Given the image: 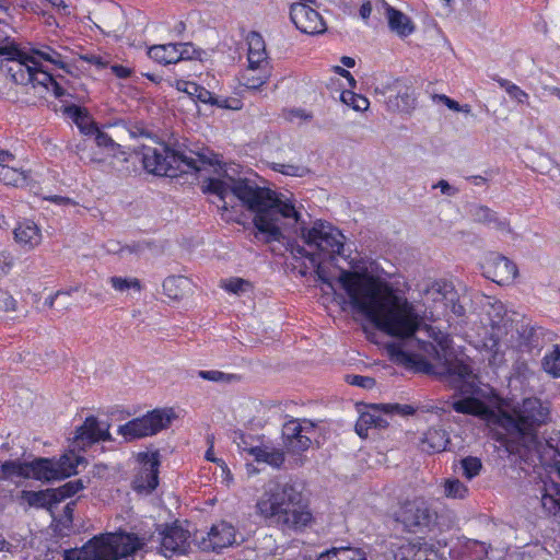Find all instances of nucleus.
<instances>
[{"label":"nucleus","instance_id":"3c124183","mask_svg":"<svg viewBox=\"0 0 560 560\" xmlns=\"http://www.w3.org/2000/svg\"><path fill=\"white\" fill-rule=\"evenodd\" d=\"M198 375L206 381L215 382V383H232V382L238 380V376L236 374L223 373L221 371H215V370L199 371Z\"/></svg>","mask_w":560,"mask_h":560},{"label":"nucleus","instance_id":"6e6552de","mask_svg":"<svg viewBox=\"0 0 560 560\" xmlns=\"http://www.w3.org/2000/svg\"><path fill=\"white\" fill-rule=\"evenodd\" d=\"M176 418L177 416L173 408L154 409L143 417L132 419L126 424L120 425L118 433L127 440L154 435L167 429Z\"/></svg>","mask_w":560,"mask_h":560},{"label":"nucleus","instance_id":"9b49d317","mask_svg":"<svg viewBox=\"0 0 560 560\" xmlns=\"http://www.w3.org/2000/svg\"><path fill=\"white\" fill-rule=\"evenodd\" d=\"M290 19L302 33L317 35L326 31V24L322 15L307 3H292L290 7Z\"/></svg>","mask_w":560,"mask_h":560},{"label":"nucleus","instance_id":"dca6fc26","mask_svg":"<svg viewBox=\"0 0 560 560\" xmlns=\"http://www.w3.org/2000/svg\"><path fill=\"white\" fill-rule=\"evenodd\" d=\"M108 429L109 424L103 425L95 417H88L83 424L75 430L73 444L75 447L84 450L95 442L110 441Z\"/></svg>","mask_w":560,"mask_h":560},{"label":"nucleus","instance_id":"f8f14e48","mask_svg":"<svg viewBox=\"0 0 560 560\" xmlns=\"http://www.w3.org/2000/svg\"><path fill=\"white\" fill-rule=\"evenodd\" d=\"M435 513L422 499L407 502L400 513V520L410 532L429 528L434 522Z\"/></svg>","mask_w":560,"mask_h":560},{"label":"nucleus","instance_id":"4be33fe9","mask_svg":"<svg viewBox=\"0 0 560 560\" xmlns=\"http://www.w3.org/2000/svg\"><path fill=\"white\" fill-rule=\"evenodd\" d=\"M248 71H256L268 66L265 40L256 32H250L248 37Z\"/></svg>","mask_w":560,"mask_h":560},{"label":"nucleus","instance_id":"37998d69","mask_svg":"<svg viewBox=\"0 0 560 560\" xmlns=\"http://www.w3.org/2000/svg\"><path fill=\"white\" fill-rule=\"evenodd\" d=\"M460 468L463 470V476L466 479L471 480L480 474L482 469V463L478 457L467 456L460 459Z\"/></svg>","mask_w":560,"mask_h":560},{"label":"nucleus","instance_id":"7ed1b4c3","mask_svg":"<svg viewBox=\"0 0 560 560\" xmlns=\"http://www.w3.org/2000/svg\"><path fill=\"white\" fill-rule=\"evenodd\" d=\"M451 406L458 413L477 416L504 430L505 434L499 433L498 440L502 441L510 452H513V447L510 446L508 435H516L524 445L528 442L529 434H535V430L549 419L548 408L537 398L524 399L512 413L494 411L474 397L455 400Z\"/></svg>","mask_w":560,"mask_h":560},{"label":"nucleus","instance_id":"a18cd8bd","mask_svg":"<svg viewBox=\"0 0 560 560\" xmlns=\"http://www.w3.org/2000/svg\"><path fill=\"white\" fill-rule=\"evenodd\" d=\"M266 68L267 67L257 69L258 70L257 75L254 74L255 71L247 70V72L243 75V79L245 80L244 85L247 89H252V90H257L261 85H264L269 77L268 70Z\"/></svg>","mask_w":560,"mask_h":560},{"label":"nucleus","instance_id":"cd10ccee","mask_svg":"<svg viewBox=\"0 0 560 560\" xmlns=\"http://www.w3.org/2000/svg\"><path fill=\"white\" fill-rule=\"evenodd\" d=\"M13 233L15 241L28 248L37 246L42 240L39 229L33 222L19 224Z\"/></svg>","mask_w":560,"mask_h":560},{"label":"nucleus","instance_id":"58836bf2","mask_svg":"<svg viewBox=\"0 0 560 560\" xmlns=\"http://www.w3.org/2000/svg\"><path fill=\"white\" fill-rule=\"evenodd\" d=\"M33 78L30 85L33 89L42 88L43 90H48L51 83H54V75L48 71V69H44L43 67L33 66Z\"/></svg>","mask_w":560,"mask_h":560},{"label":"nucleus","instance_id":"f257e3e1","mask_svg":"<svg viewBox=\"0 0 560 560\" xmlns=\"http://www.w3.org/2000/svg\"><path fill=\"white\" fill-rule=\"evenodd\" d=\"M337 283L346 292L349 304L385 334L410 340L423 326L436 342L435 346L416 339L418 351H407L400 343L389 342L385 349L392 360L417 372L435 375L452 387H458L472 375V369L451 349L450 337L424 325L415 306L388 285L366 273L349 270L340 271Z\"/></svg>","mask_w":560,"mask_h":560},{"label":"nucleus","instance_id":"ddd939ff","mask_svg":"<svg viewBox=\"0 0 560 560\" xmlns=\"http://www.w3.org/2000/svg\"><path fill=\"white\" fill-rule=\"evenodd\" d=\"M162 529L159 532L161 539V550L165 557L182 556L185 555L189 547V530L183 528L180 525H162Z\"/></svg>","mask_w":560,"mask_h":560},{"label":"nucleus","instance_id":"c03bdc74","mask_svg":"<svg viewBox=\"0 0 560 560\" xmlns=\"http://www.w3.org/2000/svg\"><path fill=\"white\" fill-rule=\"evenodd\" d=\"M109 282L112 287L118 292H126L130 289L140 292L142 287L137 278H122V277H110Z\"/></svg>","mask_w":560,"mask_h":560},{"label":"nucleus","instance_id":"13d9d810","mask_svg":"<svg viewBox=\"0 0 560 560\" xmlns=\"http://www.w3.org/2000/svg\"><path fill=\"white\" fill-rule=\"evenodd\" d=\"M347 381L351 385L360 386L362 388H368V389H371L375 386V380L370 376L348 375Z\"/></svg>","mask_w":560,"mask_h":560},{"label":"nucleus","instance_id":"c9c22d12","mask_svg":"<svg viewBox=\"0 0 560 560\" xmlns=\"http://www.w3.org/2000/svg\"><path fill=\"white\" fill-rule=\"evenodd\" d=\"M188 287V280L185 277H167L163 282L164 293L173 299L178 300L184 295L186 288Z\"/></svg>","mask_w":560,"mask_h":560},{"label":"nucleus","instance_id":"5701e85b","mask_svg":"<svg viewBox=\"0 0 560 560\" xmlns=\"http://www.w3.org/2000/svg\"><path fill=\"white\" fill-rule=\"evenodd\" d=\"M28 56H34L38 60V67H43L42 61H47L69 74L73 73L72 67L66 61V57L50 46L43 45L40 47H33L30 49Z\"/></svg>","mask_w":560,"mask_h":560},{"label":"nucleus","instance_id":"69168bd1","mask_svg":"<svg viewBox=\"0 0 560 560\" xmlns=\"http://www.w3.org/2000/svg\"><path fill=\"white\" fill-rule=\"evenodd\" d=\"M14 310L15 300L7 293H0V312H9Z\"/></svg>","mask_w":560,"mask_h":560},{"label":"nucleus","instance_id":"7c9ffc66","mask_svg":"<svg viewBox=\"0 0 560 560\" xmlns=\"http://www.w3.org/2000/svg\"><path fill=\"white\" fill-rule=\"evenodd\" d=\"M249 454H252L257 462L267 463L275 468L281 467L284 463V454L280 450L256 446L249 450Z\"/></svg>","mask_w":560,"mask_h":560},{"label":"nucleus","instance_id":"4468645a","mask_svg":"<svg viewBox=\"0 0 560 560\" xmlns=\"http://www.w3.org/2000/svg\"><path fill=\"white\" fill-rule=\"evenodd\" d=\"M141 469L135 479V488L139 491L152 492L159 485V452H141L137 455Z\"/></svg>","mask_w":560,"mask_h":560},{"label":"nucleus","instance_id":"4d7b16f0","mask_svg":"<svg viewBox=\"0 0 560 560\" xmlns=\"http://www.w3.org/2000/svg\"><path fill=\"white\" fill-rule=\"evenodd\" d=\"M0 55L7 56L5 63H9L15 59L18 60L28 56V52L22 51L14 46H3L0 47Z\"/></svg>","mask_w":560,"mask_h":560},{"label":"nucleus","instance_id":"49530a36","mask_svg":"<svg viewBox=\"0 0 560 560\" xmlns=\"http://www.w3.org/2000/svg\"><path fill=\"white\" fill-rule=\"evenodd\" d=\"M468 488L458 479H448L444 485V493L448 498L464 499Z\"/></svg>","mask_w":560,"mask_h":560},{"label":"nucleus","instance_id":"423d86ee","mask_svg":"<svg viewBox=\"0 0 560 560\" xmlns=\"http://www.w3.org/2000/svg\"><path fill=\"white\" fill-rule=\"evenodd\" d=\"M142 162L148 172L167 177H176L178 172H199L206 165H211V161L205 155L187 156L164 144L156 148H144Z\"/></svg>","mask_w":560,"mask_h":560},{"label":"nucleus","instance_id":"2eb2a0df","mask_svg":"<svg viewBox=\"0 0 560 560\" xmlns=\"http://www.w3.org/2000/svg\"><path fill=\"white\" fill-rule=\"evenodd\" d=\"M486 273L493 282L504 285L517 276V266L499 253H490L485 265Z\"/></svg>","mask_w":560,"mask_h":560},{"label":"nucleus","instance_id":"680f3d73","mask_svg":"<svg viewBox=\"0 0 560 560\" xmlns=\"http://www.w3.org/2000/svg\"><path fill=\"white\" fill-rule=\"evenodd\" d=\"M290 252L295 258L305 257L310 261H311L312 256H318L317 253L314 252V249L305 248L304 246H301L299 244H291Z\"/></svg>","mask_w":560,"mask_h":560},{"label":"nucleus","instance_id":"052dcab7","mask_svg":"<svg viewBox=\"0 0 560 560\" xmlns=\"http://www.w3.org/2000/svg\"><path fill=\"white\" fill-rule=\"evenodd\" d=\"M413 560H440L435 550L432 547L424 545L420 547L415 556Z\"/></svg>","mask_w":560,"mask_h":560},{"label":"nucleus","instance_id":"e433bc0d","mask_svg":"<svg viewBox=\"0 0 560 560\" xmlns=\"http://www.w3.org/2000/svg\"><path fill=\"white\" fill-rule=\"evenodd\" d=\"M177 90L186 93L191 98L201 103H208L212 100V93L210 91L194 82L178 81Z\"/></svg>","mask_w":560,"mask_h":560},{"label":"nucleus","instance_id":"e2e57ef3","mask_svg":"<svg viewBox=\"0 0 560 560\" xmlns=\"http://www.w3.org/2000/svg\"><path fill=\"white\" fill-rule=\"evenodd\" d=\"M488 226L499 232L512 233L510 222L506 219L499 217L498 213L493 217L491 225Z\"/></svg>","mask_w":560,"mask_h":560},{"label":"nucleus","instance_id":"8fccbe9b","mask_svg":"<svg viewBox=\"0 0 560 560\" xmlns=\"http://www.w3.org/2000/svg\"><path fill=\"white\" fill-rule=\"evenodd\" d=\"M341 101L355 110H366L370 104L366 97L350 91L342 92Z\"/></svg>","mask_w":560,"mask_h":560},{"label":"nucleus","instance_id":"39448f33","mask_svg":"<svg viewBox=\"0 0 560 560\" xmlns=\"http://www.w3.org/2000/svg\"><path fill=\"white\" fill-rule=\"evenodd\" d=\"M144 546L135 534L107 533L95 536L81 548L63 551V560H128Z\"/></svg>","mask_w":560,"mask_h":560},{"label":"nucleus","instance_id":"72a5a7b5","mask_svg":"<svg viewBox=\"0 0 560 560\" xmlns=\"http://www.w3.org/2000/svg\"><path fill=\"white\" fill-rule=\"evenodd\" d=\"M102 25L96 26L104 33H116L121 30L122 13L121 10L116 5H109L106 11V15L101 20Z\"/></svg>","mask_w":560,"mask_h":560},{"label":"nucleus","instance_id":"79ce46f5","mask_svg":"<svg viewBox=\"0 0 560 560\" xmlns=\"http://www.w3.org/2000/svg\"><path fill=\"white\" fill-rule=\"evenodd\" d=\"M544 370L553 377H560V347L555 346L553 350L544 358Z\"/></svg>","mask_w":560,"mask_h":560},{"label":"nucleus","instance_id":"bb28decb","mask_svg":"<svg viewBox=\"0 0 560 560\" xmlns=\"http://www.w3.org/2000/svg\"><path fill=\"white\" fill-rule=\"evenodd\" d=\"M63 113L75 122L82 133L92 136L97 131L98 127L92 120L91 116L81 107L69 105L65 107Z\"/></svg>","mask_w":560,"mask_h":560},{"label":"nucleus","instance_id":"bf43d9fd","mask_svg":"<svg viewBox=\"0 0 560 560\" xmlns=\"http://www.w3.org/2000/svg\"><path fill=\"white\" fill-rule=\"evenodd\" d=\"M94 141L100 148H106L114 150L116 147V143L114 140L105 132L101 131L97 128V131L94 132Z\"/></svg>","mask_w":560,"mask_h":560},{"label":"nucleus","instance_id":"6ab92c4d","mask_svg":"<svg viewBox=\"0 0 560 560\" xmlns=\"http://www.w3.org/2000/svg\"><path fill=\"white\" fill-rule=\"evenodd\" d=\"M427 294L432 298L434 302H442L445 307H450L451 312L460 317L465 314V307L458 303V294L451 283H433L428 290Z\"/></svg>","mask_w":560,"mask_h":560},{"label":"nucleus","instance_id":"9d476101","mask_svg":"<svg viewBox=\"0 0 560 560\" xmlns=\"http://www.w3.org/2000/svg\"><path fill=\"white\" fill-rule=\"evenodd\" d=\"M376 94L386 95L390 93L386 101L387 109L398 113H410L416 107L415 91L401 80H393L388 83H381L374 89Z\"/></svg>","mask_w":560,"mask_h":560},{"label":"nucleus","instance_id":"de8ad7c7","mask_svg":"<svg viewBox=\"0 0 560 560\" xmlns=\"http://www.w3.org/2000/svg\"><path fill=\"white\" fill-rule=\"evenodd\" d=\"M222 288L231 293L241 295L252 290V283L242 278H231L222 281Z\"/></svg>","mask_w":560,"mask_h":560},{"label":"nucleus","instance_id":"f3484780","mask_svg":"<svg viewBox=\"0 0 560 560\" xmlns=\"http://www.w3.org/2000/svg\"><path fill=\"white\" fill-rule=\"evenodd\" d=\"M235 542V529L226 523L221 522L213 525L207 537H202L199 547L205 551L220 552L223 548L230 547Z\"/></svg>","mask_w":560,"mask_h":560},{"label":"nucleus","instance_id":"4c0bfd02","mask_svg":"<svg viewBox=\"0 0 560 560\" xmlns=\"http://www.w3.org/2000/svg\"><path fill=\"white\" fill-rule=\"evenodd\" d=\"M535 171L540 174L549 175L552 179L560 177L559 165L548 155L540 154L536 161Z\"/></svg>","mask_w":560,"mask_h":560},{"label":"nucleus","instance_id":"f704fd0d","mask_svg":"<svg viewBox=\"0 0 560 560\" xmlns=\"http://www.w3.org/2000/svg\"><path fill=\"white\" fill-rule=\"evenodd\" d=\"M27 175L24 171L11 166L10 164H0V180L5 185L20 186L26 183Z\"/></svg>","mask_w":560,"mask_h":560},{"label":"nucleus","instance_id":"f03ea898","mask_svg":"<svg viewBox=\"0 0 560 560\" xmlns=\"http://www.w3.org/2000/svg\"><path fill=\"white\" fill-rule=\"evenodd\" d=\"M202 190L218 196L223 201V209H226L228 196L237 198L253 213V223L266 242L281 240L280 221L283 218L300 221V214L293 205L283 202L276 191L258 185L256 180L236 176L234 167L225 168L218 177L205 180Z\"/></svg>","mask_w":560,"mask_h":560},{"label":"nucleus","instance_id":"0e129e2a","mask_svg":"<svg viewBox=\"0 0 560 560\" xmlns=\"http://www.w3.org/2000/svg\"><path fill=\"white\" fill-rule=\"evenodd\" d=\"M433 100L443 103L444 105H446L450 109H452L454 112H460L463 109V107L459 105L458 102L450 98L448 96H446L444 94H434Z\"/></svg>","mask_w":560,"mask_h":560},{"label":"nucleus","instance_id":"b1692460","mask_svg":"<svg viewBox=\"0 0 560 560\" xmlns=\"http://www.w3.org/2000/svg\"><path fill=\"white\" fill-rule=\"evenodd\" d=\"M384 7L386 9V16L388 20L389 28L393 32H395L400 37H406L413 32L415 26L406 14L399 10L394 9L385 2Z\"/></svg>","mask_w":560,"mask_h":560},{"label":"nucleus","instance_id":"412c9836","mask_svg":"<svg viewBox=\"0 0 560 560\" xmlns=\"http://www.w3.org/2000/svg\"><path fill=\"white\" fill-rule=\"evenodd\" d=\"M28 466L30 478L47 482L60 479V466L54 459L39 457L28 462Z\"/></svg>","mask_w":560,"mask_h":560},{"label":"nucleus","instance_id":"20e7f679","mask_svg":"<svg viewBox=\"0 0 560 560\" xmlns=\"http://www.w3.org/2000/svg\"><path fill=\"white\" fill-rule=\"evenodd\" d=\"M256 512L289 529L305 527L312 520L302 490L291 481L269 482L256 502Z\"/></svg>","mask_w":560,"mask_h":560},{"label":"nucleus","instance_id":"338daca9","mask_svg":"<svg viewBox=\"0 0 560 560\" xmlns=\"http://www.w3.org/2000/svg\"><path fill=\"white\" fill-rule=\"evenodd\" d=\"M508 94L518 103H524L528 98V94L515 84L508 86Z\"/></svg>","mask_w":560,"mask_h":560},{"label":"nucleus","instance_id":"1a4fd4ad","mask_svg":"<svg viewBox=\"0 0 560 560\" xmlns=\"http://www.w3.org/2000/svg\"><path fill=\"white\" fill-rule=\"evenodd\" d=\"M415 412L413 407L409 405H398V404H382L374 405L371 407V411H366L361 413L357 423H355V432L361 438L368 436V431L370 428H386L388 427V421L384 416H394L401 415L408 416Z\"/></svg>","mask_w":560,"mask_h":560},{"label":"nucleus","instance_id":"c756f323","mask_svg":"<svg viewBox=\"0 0 560 560\" xmlns=\"http://www.w3.org/2000/svg\"><path fill=\"white\" fill-rule=\"evenodd\" d=\"M55 493L56 492L51 489L40 491L23 490L21 498L25 500L30 506L50 509L52 504H56Z\"/></svg>","mask_w":560,"mask_h":560},{"label":"nucleus","instance_id":"a211bd4d","mask_svg":"<svg viewBox=\"0 0 560 560\" xmlns=\"http://www.w3.org/2000/svg\"><path fill=\"white\" fill-rule=\"evenodd\" d=\"M305 429L299 420H290L283 424L282 438L287 450L291 453H301L311 445V438L304 434Z\"/></svg>","mask_w":560,"mask_h":560},{"label":"nucleus","instance_id":"a878e982","mask_svg":"<svg viewBox=\"0 0 560 560\" xmlns=\"http://www.w3.org/2000/svg\"><path fill=\"white\" fill-rule=\"evenodd\" d=\"M560 438L549 436L545 441H541L536 434H529L528 442L524 444L526 448L535 452L541 462L548 463L550 455L555 451V446L559 443Z\"/></svg>","mask_w":560,"mask_h":560},{"label":"nucleus","instance_id":"a19ab883","mask_svg":"<svg viewBox=\"0 0 560 560\" xmlns=\"http://www.w3.org/2000/svg\"><path fill=\"white\" fill-rule=\"evenodd\" d=\"M521 338L530 348H538L541 346V339L544 336V329L541 327H535L530 325L522 326Z\"/></svg>","mask_w":560,"mask_h":560},{"label":"nucleus","instance_id":"5fc2aeb1","mask_svg":"<svg viewBox=\"0 0 560 560\" xmlns=\"http://www.w3.org/2000/svg\"><path fill=\"white\" fill-rule=\"evenodd\" d=\"M75 460H77V464H74L72 462V457L68 456V455H63L60 457L59 460H55V464L60 466V469H59L61 472L60 479L67 478V477L71 476L72 474L77 472L75 467L79 464L80 458L78 457Z\"/></svg>","mask_w":560,"mask_h":560},{"label":"nucleus","instance_id":"ea45409f","mask_svg":"<svg viewBox=\"0 0 560 560\" xmlns=\"http://www.w3.org/2000/svg\"><path fill=\"white\" fill-rule=\"evenodd\" d=\"M85 485L82 479L71 480L67 483L62 485L59 488L51 489L55 491L56 504L61 502L62 500L70 498L78 493L80 490L84 489Z\"/></svg>","mask_w":560,"mask_h":560},{"label":"nucleus","instance_id":"864d4df0","mask_svg":"<svg viewBox=\"0 0 560 560\" xmlns=\"http://www.w3.org/2000/svg\"><path fill=\"white\" fill-rule=\"evenodd\" d=\"M272 168L276 172L282 173L284 175L299 177H302L308 173V170L306 167L293 164L273 163Z\"/></svg>","mask_w":560,"mask_h":560},{"label":"nucleus","instance_id":"774afa93","mask_svg":"<svg viewBox=\"0 0 560 560\" xmlns=\"http://www.w3.org/2000/svg\"><path fill=\"white\" fill-rule=\"evenodd\" d=\"M433 188H440L441 192L447 196H454L458 192V189L451 186L445 179L439 180Z\"/></svg>","mask_w":560,"mask_h":560},{"label":"nucleus","instance_id":"09e8293b","mask_svg":"<svg viewBox=\"0 0 560 560\" xmlns=\"http://www.w3.org/2000/svg\"><path fill=\"white\" fill-rule=\"evenodd\" d=\"M495 213V211H493L487 206L478 205L471 207L470 209V215L474 219V221L483 225H491V221Z\"/></svg>","mask_w":560,"mask_h":560},{"label":"nucleus","instance_id":"c85d7f7f","mask_svg":"<svg viewBox=\"0 0 560 560\" xmlns=\"http://www.w3.org/2000/svg\"><path fill=\"white\" fill-rule=\"evenodd\" d=\"M317 560H366L365 553L359 548L332 547L322 552Z\"/></svg>","mask_w":560,"mask_h":560},{"label":"nucleus","instance_id":"6e6d98bb","mask_svg":"<svg viewBox=\"0 0 560 560\" xmlns=\"http://www.w3.org/2000/svg\"><path fill=\"white\" fill-rule=\"evenodd\" d=\"M311 265L315 269L318 280L328 289L335 291L334 282L327 277L325 269L322 267L319 256H312Z\"/></svg>","mask_w":560,"mask_h":560},{"label":"nucleus","instance_id":"0eeeda50","mask_svg":"<svg viewBox=\"0 0 560 560\" xmlns=\"http://www.w3.org/2000/svg\"><path fill=\"white\" fill-rule=\"evenodd\" d=\"M300 236L304 244L314 249L319 256L322 253L341 254L345 236L330 223L317 220L311 228L301 226Z\"/></svg>","mask_w":560,"mask_h":560},{"label":"nucleus","instance_id":"2f4dec72","mask_svg":"<svg viewBox=\"0 0 560 560\" xmlns=\"http://www.w3.org/2000/svg\"><path fill=\"white\" fill-rule=\"evenodd\" d=\"M148 55L151 59L155 60L159 63H177V45H154L149 48Z\"/></svg>","mask_w":560,"mask_h":560},{"label":"nucleus","instance_id":"393cba45","mask_svg":"<svg viewBox=\"0 0 560 560\" xmlns=\"http://www.w3.org/2000/svg\"><path fill=\"white\" fill-rule=\"evenodd\" d=\"M450 442L447 432L442 428H430L421 439V448L427 453H440Z\"/></svg>","mask_w":560,"mask_h":560},{"label":"nucleus","instance_id":"aec40b11","mask_svg":"<svg viewBox=\"0 0 560 560\" xmlns=\"http://www.w3.org/2000/svg\"><path fill=\"white\" fill-rule=\"evenodd\" d=\"M37 63L38 60L34 56H26L22 59L4 63L2 67L7 69L14 83L30 85L33 78V66H37Z\"/></svg>","mask_w":560,"mask_h":560},{"label":"nucleus","instance_id":"473e14b6","mask_svg":"<svg viewBox=\"0 0 560 560\" xmlns=\"http://www.w3.org/2000/svg\"><path fill=\"white\" fill-rule=\"evenodd\" d=\"M28 462H20V460H5L0 464V479L1 480H8L12 479L13 477H21V478H30L28 474Z\"/></svg>","mask_w":560,"mask_h":560},{"label":"nucleus","instance_id":"603ef678","mask_svg":"<svg viewBox=\"0 0 560 560\" xmlns=\"http://www.w3.org/2000/svg\"><path fill=\"white\" fill-rule=\"evenodd\" d=\"M177 45V62L182 60L201 59L202 51L196 49L191 43H179Z\"/></svg>","mask_w":560,"mask_h":560}]
</instances>
